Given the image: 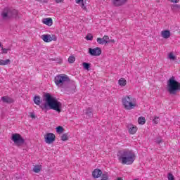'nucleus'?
<instances>
[{
    "label": "nucleus",
    "mask_w": 180,
    "mask_h": 180,
    "mask_svg": "<svg viewBox=\"0 0 180 180\" xmlns=\"http://www.w3.org/2000/svg\"><path fill=\"white\" fill-rule=\"evenodd\" d=\"M34 103L39 106L42 110H56L58 113H60L63 104L58 101L57 98L51 96L49 93H44L43 95V99L39 96H35L34 97Z\"/></svg>",
    "instance_id": "1"
},
{
    "label": "nucleus",
    "mask_w": 180,
    "mask_h": 180,
    "mask_svg": "<svg viewBox=\"0 0 180 180\" xmlns=\"http://www.w3.org/2000/svg\"><path fill=\"white\" fill-rule=\"evenodd\" d=\"M117 156L120 162L123 165H131L136 160V153L129 149L119 150Z\"/></svg>",
    "instance_id": "2"
},
{
    "label": "nucleus",
    "mask_w": 180,
    "mask_h": 180,
    "mask_svg": "<svg viewBox=\"0 0 180 180\" xmlns=\"http://www.w3.org/2000/svg\"><path fill=\"white\" fill-rule=\"evenodd\" d=\"M167 91L171 95H176V92L180 91V82L174 76L167 81Z\"/></svg>",
    "instance_id": "3"
},
{
    "label": "nucleus",
    "mask_w": 180,
    "mask_h": 180,
    "mask_svg": "<svg viewBox=\"0 0 180 180\" xmlns=\"http://www.w3.org/2000/svg\"><path fill=\"white\" fill-rule=\"evenodd\" d=\"M3 19H19V11L16 9L5 8L1 13Z\"/></svg>",
    "instance_id": "4"
},
{
    "label": "nucleus",
    "mask_w": 180,
    "mask_h": 180,
    "mask_svg": "<svg viewBox=\"0 0 180 180\" xmlns=\"http://www.w3.org/2000/svg\"><path fill=\"white\" fill-rule=\"evenodd\" d=\"M55 84L57 86L63 88L67 83L71 82L70 77L65 74H60L54 78Z\"/></svg>",
    "instance_id": "5"
},
{
    "label": "nucleus",
    "mask_w": 180,
    "mask_h": 180,
    "mask_svg": "<svg viewBox=\"0 0 180 180\" xmlns=\"http://www.w3.org/2000/svg\"><path fill=\"white\" fill-rule=\"evenodd\" d=\"M122 105L127 110H131L136 108V104L133 103L131 96H126L122 98Z\"/></svg>",
    "instance_id": "6"
},
{
    "label": "nucleus",
    "mask_w": 180,
    "mask_h": 180,
    "mask_svg": "<svg viewBox=\"0 0 180 180\" xmlns=\"http://www.w3.org/2000/svg\"><path fill=\"white\" fill-rule=\"evenodd\" d=\"M11 140L17 147H20L25 144V139L19 134H12Z\"/></svg>",
    "instance_id": "7"
},
{
    "label": "nucleus",
    "mask_w": 180,
    "mask_h": 180,
    "mask_svg": "<svg viewBox=\"0 0 180 180\" xmlns=\"http://www.w3.org/2000/svg\"><path fill=\"white\" fill-rule=\"evenodd\" d=\"M62 88L65 92H67L68 94H75L77 86H75V82H72L71 83V82H70L66 83Z\"/></svg>",
    "instance_id": "8"
},
{
    "label": "nucleus",
    "mask_w": 180,
    "mask_h": 180,
    "mask_svg": "<svg viewBox=\"0 0 180 180\" xmlns=\"http://www.w3.org/2000/svg\"><path fill=\"white\" fill-rule=\"evenodd\" d=\"M89 53L90 56H92V57H98V56H101V54H102V49L99 47H96L94 49L89 48Z\"/></svg>",
    "instance_id": "9"
},
{
    "label": "nucleus",
    "mask_w": 180,
    "mask_h": 180,
    "mask_svg": "<svg viewBox=\"0 0 180 180\" xmlns=\"http://www.w3.org/2000/svg\"><path fill=\"white\" fill-rule=\"evenodd\" d=\"M45 141L47 144H52L56 141V135L53 133H48L45 136Z\"/></svg>",
    "instance_id": "10"
},
{
    "label": "nucleus",
    "mask_w": 180,
    "mask_h": 180,
    "mask_svg": "<svg viewBox=\"0 0 180 180\" xmlns=\"http://www.w3.org/2000/svg\"><path fill=\"white\" fill-rule=\"evenodd\" d=\"M84 115H86V119H91L94 117V112H92V108H88L84 110Z\"/></svg>",
    "instance_id": "11"
},
{
    "label": "nucleus",
    "mask_w": 180,
    "mask_h": 180,
    "mask_svg": "<svg viewBox=\"0 0 180 180\" xmlns=\"http://www.w3.org/2000/svg\"><path fill=\"white\" fill-rule=\"evenodd\" d=\"M102 175V170L100 169H95L92 172V176L94 179L100 178Z\"/></svg>",
    "instance_id": "12"
},
{
    "label": "nucleus",
    "mask_w": 180,
    "mask_h": 180,
    "mask_svg": "<svg viewBox=\"0 0 180 180\" xmlns=\"http://www.w3.org/2000/svg\"><path fill=\"white\" fill-rule=\"evenodd\" d=\"M112 2L114 6L119 7L124 5V4H126V0H112Z\"/></svg>",
    "instance_id": "13"
},
{
    "label": "nucleus",
    "mask_w": 180,
    "mask_h": 180,
    "mask_svg": "<svg viewBox=\"0 0 180 180\" xmlns=\"http://www.w3.org/2000/svg\"><path fill=\"white\" fill-rule=\"evenodd\" d=\"M1 101H2L4 103H13V102H15L13 98L6 96L1 97Z\"/></svg>",
    "instance_id": "14"
},
{
    "label": "nucleus",
    "mask_w": 180,
    "mask_h": 180,
    "mask_svg": "<svg viewBox=\"0 0 180 180\" xmlns=\"http://www.w3.org/2000/svg\"><path fill=\"white\" fill-rule=\"evenodd\" d=\"M42 23H44V25H46V26H52L53 19L51 18H44L42 20Z\"/></svg>",
    "instance_id": "15"
},
{
    "label": "nucleus",
    "mask_w": 180,
    "mask_h": 180,
    "mask_svg": "<svg viewBox=\"0 0 180 180\" xmlns=\"http://www.w3.org/2000/svg\"><path fill=\"white\" fill-rule=\"evenodd\" d=\"M128 130L130 134H136V132L137 131V127H135L133 124H129L128 125Z\"/></svg>",
    "instance_id": "16"
},
{
    "label": "nucleus",
    "mask_w": 180,
    "mask_h": 180,
    "mask_svg": "<svg viewBox=\"0 0 180 180\" xmlns=\"http://www.w3.org/2000/svg\"><path fill=\"white\" fill-rule=\"evenodd\" d=\"M161 34L163 39H169L171 37V32L168 30L162 31Z\"/></svg>",
    "instance_id": "17"
},
{
    "label": "nucleus",
    "mask_w": 180,
    "mask_h": 180,
    "mask_svg": "<svg viewBox=\"0 0 180 180\" xmlns=\"http://www.w3.org/2000/svg\"><path fill=\"white\" fill-rule=\"evenodd\" d=\"M42 40H44L45 43H50V41H51V35L50 34L42 35Z\"/></svg>",
    "instance_id": "18"
},
{
    "label": "nucleus",
    "mask_w": 180,
    "mask_h": 180,
    "mask_svg": "<svg viewBox=\"0 0 180 180\" xmlns=\"http://www.w3.org/2000/svg\"><path fill=\"white\" fill-rule=\"evenodd\" d=\"M41 171V165H36L34 166L33 172H35V174H39Z\"/></svg>",
    "instance_id": "19"
},
{
    "label": "nucleus",
    "mask_w": 180,
    "mask_h": 180,
    "mask_svg": "<svg viewBox=\"0 0 180 180\" xmlns=\"http://www.w3.org/2000/svg\"><path fill=\"white\" fill-rule=\"evenodd\" d=\"M118 84L120 85V86H126L127 82L124 78H120L118 81Z\"/></svg>",
    "instance_id": "20"
},
{
    "label": "nucleus",
    "mask_w": 180,
    "mask_h": 180,
    "mask_svg": "<svg viewBox=\"0 0 180 180\" xmlns=\"http://www.w3.org/2000/svg\"><path fill=\"white\" fill-rule=\"evenodd\" d=\"M8 64H11V60L9 59L5 60L0 59V65H8Z\"/></svg>",
    "instance_id": "21"
},
{
    "label": "nucleus",
    "mask_w": 180,
    "mask_h": 180,
    "mask_svg": "<svg viewBox=\"0 0 180 180\" xmlns=\"http://www.w3.org/2000/svg\"><path fill=\"white\" fill-rule=\"evenodd\" d=\"M82 66H83V68L84 70H86L87 71H89L91 70V63L84 62L82 63Z\"/></svg>",
    "instance_id": "22"
},
{
    "label": "nucleus",
    "mask_w": 180,
    "mask_h": 180,
    "mask_svg": "<svg viewBox=\"0 0 180 180\" xmlns=\"http://www.w3.org/2000/svg\"><path fill=\"white\" fill-rule=\"evenodd\" d=\"M80 4H82L81 7L82 10L85 11L86 12H88V8H86V0H83Z\"/></svg>",
    "instance_id": "23"
},
{
    "label": "nucleus",
    "mask_w": 180,
    "mask_h": 180,
    "mask_svg": "<svg viewBox=\"0 0 180 180\" xmlns=\"http://www.w3.org/2000/svg\"><path fill=\"white\" fill-rule=\"evenodd\" d=\"M138 122L139 124H146V117H139L138 119Z\"/></svg>",
    "instance_id": "24"
},
{
    "label": "nucleus",
    "mask_w": 180,
    "mask_h": 180,
    "mask_svg": "<svg viewBox=\"0 0 180 180\" xmlns=\"http://www.w3.org/2000/svg\"><path fill=\"white\" fill-rule=\"evenodd\" d=\"M56 132L58 133V134H61L64 133V127H63L61 126L57 127Z\"/></svg>",
    "instance_id": "25"
},
{
    "label": "nucleus",
    "mask_w": 180,
    "mask_h": 180,
    "mask_svg": "<svg viewBox=\"0 0 180 180\" xmlns=\"http://www.w3.org/2000/svg\"><path fill=\"white\" fill-rule=\"evenodd\" d=\"M109 179V174L108 172H104L101 174V180H108Z\"/></svg>",
    "instance_id": "26"
},
{
    "label": "nucleus",
    "mask_w": 180,
    "mask_h": 180,
    "mask_svg": "<svg viewBox=\"0 0 180 180\" xmlns=\"http://www.w3.org/2000/svg\"><path fill=\"white\" fill-rule=\"evenodd\" d=\"M60 139L62 141H67V140H68V133L63 134Z\"/></svg>",
    "instance_id": "27"
},
{
    "label": "nucleus",
    "mask_w": 180,
    "mask_h": 180,
    "mask_svg": "<svg viewBox=\"0 0 180 180\" xmlns=\"http://www.w3.org/2000/svg\"><path fill=\"white\" fill-rule=\"evenodd\" d=\"M68 63H70V64H74V63H75V58L74 57V56H70L68 58Z\"/></svg>",
    "instance_id": "28"
},
{
    "label": "nucleus",
    "mask_w": 180,
    "mask_h": 180,
    "mask_svg": "<svg viewBox=\"0 0 180 180\" xmlns=\"http://www.w3.org/2000/svg\"><path fill=\"white\" fill-rule=\"evenodd\" d=\"M155 142L156 144H161L162 143V138L161 136H158L155 139Z\"/></svg>",
    "instance_id": "29"
},
{
    "label": "nucleus",
    "mask_w": 180,
    "mask_h": 180,
    "mask_svg": "<svg viewBox=\"0 0 180 180\" xmlns=\"http://www.w3.org/2000/svg\"><path fill=\"white\" fill-rule=\"evenodd\" d=\"M169 60H172L173 61H175V60H176V57L174 55V53L172 52H171L169 54Z\"/></svg>",
    "instance_id": "30"
},
{
    "label": "nucleus",
    "mask_w": 180,
    "mask_h": 180,
    "mask_svg": "<svg viewBox=\"0 0 180 180\" xmlns=\"http://www.w3.org/2000/svg\"><path fill=\"white\" fill-rule=\"evenodd\" d=\"M97 43L98 44H106L103 38H97Z\"/></svg>",
    "instance_id": "31"
},
{
    "label": "nucleus",
    "mask_w": 180,
    "mask_h": 180,
    "mask_svg": "<svg viewBox=\"0 0 180 180\" xmlns=\"http://www.w3.org/2000/svg\"><path fill=\"white\" fill-rule=\"evenodd\" d=\"M2 54H8V51H10L11 49H5L4 47L1 48Z\"/></svg>",
    "instance_id": "32"
},
{
    "label": "nucleus",
    "mask_w": 180,
    "mask_h": 180,
    "mask_svg": "<svg viewBox=\"0 0 180 180\" xmlns=\"http://www.w3.org/2000/svg\"><path fill=\"white\" fill-rule=\"evenodd\" d=\"M160 117H155L153 122L155 123V124H158V122H160Z\"/></svg>",
    "instance_id": "33"
},
{
    "label": "nucleus",
    "mask_w": 180,
    "mask_h": 180,
    "mask_svg": "<svg viewBox=\"0 0 180 180\" xmlns=\"http://www.w3.org/2000/svg\"><path fill=\"white\" fill-rule=\"evenodd\" d=\"M167 178L169 180H175V177L174 176V174H172V173L168 174Z\"/></svg>",
    "instance_id": "34"
},
{
    "label": "nucleus",
    "mask_w": 180,
    "mask_h": 180,
    "mask_svg": "<svg viewBox=\"0 0 180 180\" xmlns=\"http://www.w3.org/2000/svg\"><path fill=\"white\" fill-rule=\"evenodd\" d=\"M94 39V36H92V34H88L86 36V40H92Z\"/></svg>",
    "instance_id": "35"
},
{
    "label": "nucleus",
    "mask_w": 180,
    "mask_h": 180,
    "mask_svg": "<svg viewBox=\"0 0 180 180\" xmlns=\"http://www.w3.org/2000/svg\"><path fill=\"white\" fill-rule=\"evenodd\" d=\"M103 39L104 42L105 43V44H108V41H109V36L105 35V36L103 37Z\"/></svg>",
    "instance_id": "36"
},
{
    "label": "nucleus",
    "mask_w": 180,
    "mask_h": 180,
    "mask_svg": "<svg viewBox=\"0 0 180 180\" xmlns=\"http://www.w3.org/2000/svg\"><path fill=\"white\" fill-rule=\"evenodd\" d=\"M172 9H179V5L174 4L172 6Z\"/></svg>",
    "instance_id": "37"
},
{
    "label": "nucleus",
    "mask_w": 180,
    "mask_h": 180,
    "mask_svg": "<svg viewBox=\"0 0 180 180\" xmlns=\"http://www.w3.org/2000/svg\"><path fill=\"white\" fill-rule=\"evenodd\" d=\"M57 41V37L56 35L51 36V41Z\"/></svg>",
    "instance_id": "38"
},
{
    "label": "nucleus",
    "mask_w": 180,
    "mask_h": 180,
    "mask_svg": "<svg viewBox=\"0 0 180 180\" xmlns=\"http://www.w3.org/2000/svg\"><path fill=\"white\" fill-rule=\"evenodd\" d=\"M115 44V39H108V44Z\"/></svg>",
    "instance_id": "39"
},
{
    "label": "nucleus",
    "mask_w": 180,
    "mask_h": 180,
    "mask_svg": "<svg viewBox=\"0 0 180 180\" xmlns=\"http://www.w3.org/2000/svg\"><path fill=\"white\" fill-rule=\"evenodd\" d=\"M170 2H172L173 4H178L179 2V0H169Z\"/></svg>",
    "instance_id": "40"
},
{
    "label": "nucleus",
    "mask_w": 180,
    "mask_h": 180,
    "mask_svg": "<svg viewBox=\"0 0 180 180\" xmlns=\"http://www.w3.org/2000/svg\"><path fill=\"white\" fill-rule=\"evenodd\" d=\"M38 2H40L41 0H37ZM44 4H49V0H43Z\"/></svg>",
    "instance_id": "41"
},
{
    "label": "nucleus",
    "mask_w": 180,
    "mask_h": 180,
    "mask_svg": "<svg viewBox=\"0 0 180 180\" xmlns=\"http://www.w3.org/2000/svg\"><path fill=\"white\" fill-rule=\"evenodd\" d=\"M63 1H64V0H55V2H56V4H60Z\"/></svg>",
    "instance_id": "42"
},
{
    "label": "nucleus",
    "mask_w": 180,
    "mask_h": 180,
    "mask_svg": "<svg viewBox=\"0 0 180 180\" xmlns=\"http://www.w3.org/2000/svg\"><path fill=\"white\" fill-rule=\"evenodd\" d=\"M84 0H75L76 4H81Z\"/></svg>",
    "instance_id": "43"
},
{
    "label": "nucleus",
    "mask_w": 180,
    "mask_h": 180,
    "mask_svg": "<svg viewBox=\"0 0 180 180\" xmlns=\"http://www.w3.org/2000/svg\"><path fill=\"white\" fill-rule=\"evenodd\" d=\"M30 117H31L32 119H34V118L36 117V115H34L33 113H31Z\"/></svg>",
    "instance_id": "44"
},
{
    "label": "nucleus",
    "mask_w": 180,
    "mask_h": 180,
    "mask_svg": "<svg viewBox=\"0 0 180 180\" xmlns=\"http://www.w3.org/2000/svg\"><path fill=\"white\" fill-rule=\"evenodd\" d=\"M116 180H123V179H122V177H118Z\"/></svg>",
    "instance_id": "45"
},
{
    "label": "nucleus",
    "mask_w": 180,
    "mask_h": 180,
    "mask_svg": "<svg viewBox=\"0 0 180 180\" xmlns=\"http://www.w3.org/2000/svg\"><path fill=\"white\" fill-rule=\"evenodd\" d=\"M2 46V44H1V42H0V47H1Z\"/></svg>",
    "instance_id": "46"
}]
</instances>
